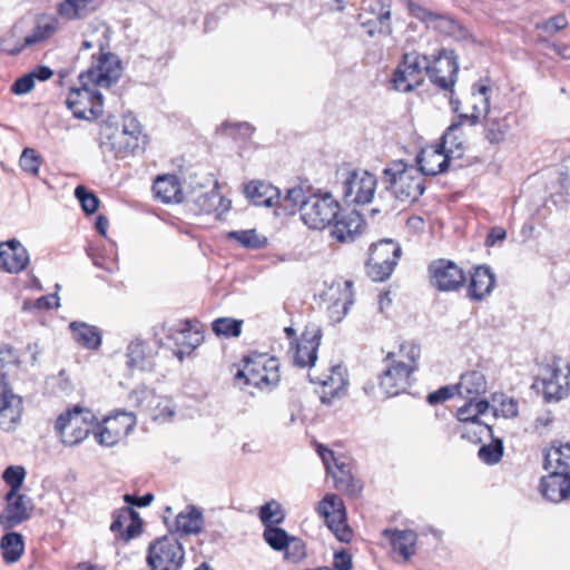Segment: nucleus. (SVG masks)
Masks as SVG:
<instances>
[{"mask_svg":"<svg viewBox=\"0 0 570 570\" xmlns=\"http://www.w3.org/2000/svg\"><path fill=\"white\" fill-rule=\"evenodd\" d=\"M204 523L203 513L196 507L180 512L175 519V529L183 534L198 533Z\"/></svg>","mask_w":570,"mask_h":570,"instance_id":"nucleus-43","label":"nucleus"},{"mask_svg":"<svg viewBox=\"0 0 570 570\" xmlns=\"http://www.w3.org/2000/svg\"><path fill=\"white\" fill-rule=\"evenodd\" d=\"M75 196L79 200L85 213L94 214L98 209V197L92 193H89L86 187L77 186L75 189Z\"/></svg>","mask_w":570,"mask_h":570,"instance_id":"nucleus-57","label":"nucleus"},{"mask_svg":"<svg viewBox=\"0 0 570 570\" xmlns=\"http://www.w3.org/2000/svg\"><path fill=\"white\" fill-rule=\"evenodd\" d=\"M185 562L183 544L174 537H163L149 544L147 563L151 570H180Z\"/></svg>","mask_w":570,"mask_h":570,"instance_id":"nucleus-8","label":"nucleus"},{"mask_svg":"<svg viewBox=\"0 0 570 570\" xmlns=\"http://www.w3.org/2000/svg\"><path fill=\"white\" fill-rule=\"evenodd\" d=\"M376 186L377 179L370 171L362 169L350 170L342 181L343 199L347 204H368L374 197Z\"/></svg>","mask_w":570,"mask_h":570,"instance_id":"nucleus-11","label":"nucleus"},{"mask_svg":"<svg viewBox=\"0 0 570 570\" xmlns=\"http://www.w3.org/2000/svg\"><path fill=\"white\" fill-rule=\"evenodd\" d=\"M382 534L387 538L395 552L404 561H409L415 554L417 534L413 530L385 529Z\"/></svg>","mask_w":570,"mask_h":570,"instance_id":"nucleus-32","label":"nucleus"},{"mask_svg":"<svg viewBox=\"0 0 570 570\" xmlns=\"http://www.w3.org/2000/svg\"><path fill=\"white\" fill-rule=\"evenodd\" d=\"M96 421L97 417L92 411L75 406L58 416L55 430L65 445L73 446L89 435Z\"/></svg>","mask_w":570,"mask_h":570,"instance_id":"nucleus-5","label":"nucleus"},{"mask_svg":"<svg viewBox=\"0 0 570 570\" xmlns=\"http://www.w3.org/2000/svg\"><path fill=\"white\" fill-rule=\"evenodd\" d=\"M510 112L505 114L504 116L495 115L494 112L487 115L483 124L485 140L491 145L501 144L510 130Z\"/></svg>","mask_w":570,"mask_h":570,"instance_id":"nucleus-37","label":"nucleus"},{"mask_svg":"<svg viewBox=\"0 0 570 570\" xmlns=\"http://www.w3.org/2000/svg\"><path fill=\"white\" fill-rule=\"evenodd\" d=\"M121 72L119 58L105 50L97 58L94 57L91 66L79 75V81L91 83L92 87L109 88L119 80Z\"/></svg>","mask_w":570,"mask_h":570,"instance_id":"nucleus-9","label":"nucleus"},{"mask_svg":"<svg viewBox=\"0 0 570 570\" xmlns=\"http://www.w3.org/2000/svg\"><path fill=\"white\" fill-rule=\"evenodd\" d=\"M495 276L488 266H478L471 274L468 287V296L474 301H481L492 292Z\"/></svg>","mask_w":570,"mask_h":570,"instance_id":"nucleus-31","label":"nucleus"},{"mask_svg":"<svg viewBox=\"0 0 570 570\" xmlns=\"http://www.w3.org/2000/svg\"><path fill=\"white\" fill-rule=\"evenodd\" d=\"M244 193L255 206L272 207L274 199H279V190L261 180H253L245 185Z\"/></svg>","mask_w":570,"mask_h":570,"instance_id":"nucleus-35","label":"nucleus"},{"mask_svg":"<svg viewBox=\"0 0 570 570\" xmlns=\"http://www.w3.org/2000/svg\"><path fill=\"white\" fill-rule=\"evenodd\" d=\"M56 32V27L51 22L38 23L31 35L23 39V47L32 46L45 41Z\"/></svg>","mask_w":570,"mask_h":570,"instance_id":"nucleus-56","label":"nucleus"},{"mask_svg":"<svg viewBox=\"0 0 570 570\" xmlns=\"http://www.w3.org/2000/svg\"><path fill=\"white\" fill-rule=\"evenodd\" d=\"M407 7L410 13L424 22L430 29L451 37H460L463 33L462 26L449 16L432 12L412 1L409 2Z\"/></svg>","mask_w":570,"mask_h":570,"instance_id":"nucleus-22","label":"nucleus"},{"mask_svg":"<svg viewBox=\"0 0 570 570\" xmlns=\"http://www.w3.org/2000/svg\"><path fill=\"white\" fill-rule=\"evenodd\" d=\"M118 127L105 124L100 130L99 148L104 156H112L115 158H126L136 153L139 148L131 137L126 136Z\"/></svg>","mask_w":570,"mask_h":570,"instance_id":"nucleus-18","label":"nucleus"},{"mask_svg":"<svg viewBox=\"0 0 570 570\" xmlns=\"http://www.w3.org/2000/svg\"><path fill=\"white\" fill-rule=\"evenodd\" d=\"M0 550L6 563L18 562L24 552V540L21 533L7 532L0 539Z\"/></svg>","mask_w":570,"mask_h":570,"instance_id":"nucleus-39","label":"nucleus"},{"mask_svg":"<svg viewBox=\"0 0 570 570\" xmlns=\"http://www.w3.org/2000/svg\"><path fill=\"white\" fill-rule=\"evenodd\" d=\"M29 263L27 249L17 239L0 243V268L8 273H20Z\"/></svg>","mask_w":570,"mask_h":570,"instance_id":"nucleus-27","label":"nucleus"},{"mask_svg":"<svg viewBox=\"0 0 570 570\" xmlns=\"http://www.w3.org/2000/svg\"><path fill=\"white\" fill-rule=\"evenodd\" d=\"M338 214L340 204L331 194H311L303 204L301 218L308 228L322 230L330 226Z\"/></svg>","mask_w":570,"mask_h":570,"instance_id":"nucleus-7","label":"nucleus"},{"mask_svg":"<svg viewBox=\"0 0 570 570\" xmlns=\"http://www.w3.org/2000/svg\"><path fill=\"white\" fill-rule=\"evenodd\" d=\"M430 284L440 292H456L466 282L464 271L445 258L434 259L428 267Z\"/></svg>","mask_w":570,"mask_h":570,"instance_id":"nucleus-14","label":"nucleus"},{"mask_svg":"<svg viewBox=\"0 0 570 570\" xmlns=\"http://www.w3.org/2000/svg\"><path fill=\"white\" fill-rule=\"evenodd\" d=\"M35 87V80L31 73L23 75L18 78L11 87V91L16 95H26Z\"/></svg>","mask_w":570,"mask_h":570,"instance_id":"nucleus-60","label":"nucleus"},{"mask_svg":"<svg viewBox=\"0 0 570 570\" xmlns=\"http://www.w3.org/2000/svg\"><path fill=\"white\" fill-rule=\"evenodd\" d=\"M24 476V468L20 465H10L3 471L2 479L10 487V490L8 491L9 498L16 494V492H19Z\"/></svg>","mask_w":570,"mask_h":570,"instance_id":"nucleus-51","label":"nucleus"},{"mask_svg":"<svg viewBox=\"0 0 570 570\" xmlns=\"http://www.w3.org/2000/svg\"><path fill=\"white\" fill-rule=\"evenodd\" d=\"M81 47L83 49L98 48L99 53L107 50L109 48V28L102 22L90 24Z\"/></svg>","mask_w":570,"mask_h":570,"instance_id":"nucleus-44","label":"nucleus"},{"mask_svg":"<svg viewBox=\"0 0 570 570\" xmlns=\"http://www.w3.org/2000/svg\"><path fill=\"white\" fill-rule=\"evenodd\" d=\"M224 129L229 130L230 135H238L242 138H248L254 131V127L248 122L223 124Z\"/></svg>","mask_w":570,"mask_h":570,"instance_id":"nucleus-61","label":"nucleus"},{"mask_svg":"<svg viewBox=\"0 0 570 570\" xmlns=\"http://www.w3.org/2000/svg\"><path fill=\"white\" fill-rule=\"evenodd\" d=\"M263 538L271 548L282 551L288 546L291 537L282 528L267 525L264 529Z\"/></svg>","mask_w":570,"mask_h":570,"instance_id":"nucleus-48","label":"nucleus"},{"mask_svg":"<svg viewBox=\"0 0 570 570\" xmlns=\"http://www.w3.org/2000/svg\"><path fill=\"white\" fill-rule=\"evenodd\" d=\"M244 367L237 370L234 375L236 384L240 387L244 385H254L259 390L274 389L279 380L278 360L265 355H256L254 357L244 358Z\"/></svg>","mask_w":570,"mask_h":570,"instance_id":"nucleus-4","label":"nucleus"},{"mask_svg":"<svg viewBox=\"0 0 570 570\" xmlns=\"http://www.w3.org/2000/svg\"><path fill=\"white\" fill-rule=\"evenodd\" d=\"M19 355L14 348L3 345L0 347V428L12 430L21 419L22 399L14 394L7 382V374L11 368L19 366Z\"/></svg>","mask_w":570,"mask_h":570,"instance_id":"nucleus-2","label":"nucleus"},{"mask_svg":"<svg viewBox=\"0 0 570 570\" xmlns=\"http://www.w3.org/2000/svg\"><path fill=\"white\" fill-rule=\"evenodd\" d=\"M153 190L155 196L164 203L184 200L179 181L174 175L159 176L153 185Z\"/></svg>","mask_w":570,"mask_h":570,"instance_id":"nucleus-38","label":"nucleus"},{"mask_svg":"<svg viewBox=\"0 0 570 570\" xmlns=\"http://www.w3.org/2000/svg\"><path fill=\"white\" fill-rule=\"evenodd\" d=\"M284 550L286 558L294 562L302 560L306 554L304 543L294 537L289 538V543Z\"/></svg>","mask_w":570,"mask_h":570,"instance_id":"nucleus-59","label":"nucleus"},{"mask_svg":"<svg viewBox=\"0 0 570 570\" xmlns=\"http://www.w3.org/2000/svg\"><path fill=\"white\" fill-rule=\"evenodd\" d=\"M308 195H306L305 190L302 187H293L287 189L283 200L282 206L284 209L294 213L296 209L302 214V207L305 202H307Z\"/></svg>","mask_w":570,"mask_h":570,"instance_id":"nucleus-52","label":"nucleus"},{"mask_svg":"<svg viewBox=\"0 0 570 570\" xmlns=\"http://www.w3.org/2000/svg\"><path fill=\"white\" fill-rule=\"evenodd\" d=\"M430 57L416 50L402 55L392 75L393 88L400 92H411L429 76Z\"/></svg>","mask_w":570,"mask_h":570,"instance_id":"nucleus-6","label":"nucleus"},{"mask_svg":"<svg viewBox=\"0 0 570 570\" xmlns=\"http://www.w3.org/2000/svg\"><path fill=\"white\" fill-rule=\"evenodd\" d=\"M190 202L194 205V210L198 214L216 213L220 216L230 207V202L225 199L217 190L216 186L210 190H194L190 196Z\"/></svg>","mask_w":570,"mask_h":570,"instance_id":"nucleus-26","label":"nucleus"},{"mask_svg":"<svg viewBox=\"0 0 570 570\" xmlns=\"http://www.w3.org/2000/svg\"><path fill=\"white\" fill-rule=\"evenodd\" d=\"M4 500L6 508L0 513V525L3 529L16 528L31 518L35 508L31 498L16 492L11 498L7 493Z\"/></svg>","mask_w":570,"mask_h":570,"instance_id":"nucleus-21","label":"nucleus"},{"mask_svg":"<svg viewBox=\"0 0 570 570\" xmlns=\"http://www.w3.org/2000/svg\"><path fill=\"white\" fill-rule=\"evenodd\" d=\"M490 92L491 88L483 80H480L472 86V112L470 114V125H476L481 117L484 119L487 115H491L493 112L490 108Z\"/></svg>","mask_w":570,"mask_h":570,"instance_id":"nucleus-34","label":"nucleus"},{"mask_svg":"<svg viewBox=\"0 0 570 570\" xmlns=\"http://www.w3.org/2000/svg\"><path fill=\"white\" fill-rule=\"evenodd\" d=\"M141 519L131 507H122L114 513V520L110 524L112 532H119L125 540H130L141 531Z\"/></svg>","mask_w":570,"mask_h":570,"instance_id":"nucleus-28","label":"nucleus"},{"mask_svg":"<svg viewBox=\"0 0 570 570\" xmlns=\"http://www.w3.org/2000/svg\"><path fill=\"white\" fill-rule=\"evenodd\" d=\"M317 512L340 541L350 542L352 540L353 532L346 522L345 505L338 495L326 494L318 503Z\"/></svg>","mask_w":570,"mask_h":570,"instance_id":"nucleus-13","label":"nucleus"},{"mask_svg":"<svg viewBox=\"0 0 570 570\" xmlns=\"http://www.w3.org/2000/svg\"><path fill=\"white\" fill-rule=\"evenodd\" d=\"M439 146L445 154H450V158H460L463 150V132L461 121L452 122L443 136Z\"/></svg>","mask_w":570,"mask_h":570,"instance_id":"nucleus-41","label":"nucleus"},{"mask_svg":"<svg viewBox=\"0 0 570 570\" xmlns=\"http://www.w3.org/2000/svg\"><path fill=\"white\" fill-rule=\"evenodd\" d=\"M19 163L23 171L37 176L41 165V157L33 148H24Z\"/></svg>","mask_w":570,"mask_h":570,"instance_id":"nucleus-55","label":"nucleus"},{"mask_svg":"<svg viewBox=\"0 0 570 570\" xmlns=\"http://www.w3.org/2000/svg\"><path fill=\"white\" fill-rule=\"evenodd\" d=\"M420 347L414 343L400 346L399 358H393L381 375L380 385L387 396H395L411 385V375L417 368Z\"/></svg>","mask_w":570,"mask_h":570,"instance_id":"nucleus-3","label":"nucleus"},{"mask_svg":"<svg viewBox=\"0 0 570 570\" xmlns=\"http://www.w3.org/2000/svg\"><path fill=\"white\" fill-rule=\"evenodd\" d=\"M243 321L220 317L212 323V330L217 336L238 337L242 333Z\"/></svg>","mask_w":570,"mask_h":570,"instance_id":"nucleus-47","label":"nucleus"},{"mask_svg":"<svg viewBox=\"0 0 570 570\" xmlns=\"http://www.w3.org/2000/svg\"><path fill=\"white\" fill-rule=\"evenodd\" d=\"M259 518L266 528L267 525L282 523L285 519V513L278 502L271 501L261 507Z\"/></svg>","mask_w":570,"mask_h":570,"instance_id":"nucleus-49","label":"nucleus"},{"mask_svg":"<svg viewBox=\"0 0 570 570\" xmlns=\"http://www.w3.org/2000/svg\"><path fill=\"white\" fill-rule=\"evenodd\" d=\"M382 184L393 197L403 203L417 200L425 190V179L416 167L394 160L382 173Z\"/></svg>","mask_w":570,"mask_h":570,"instance_id":"nucleus-1","label":"nucleus"},{"mask_svg":"<svg viewBox=\"0 0 570 570\" xmlns=\"http://www.w3.org/2000/svg\"><path fill=\"white\" fill-rule=\"evenodd\" d=\"M358 14L360 24L366 28L368 37L376 35L391 36L393 32L391 20V3L383 0L371 1L363 7Z\"/></svg>","mask_w":570,"mask_h":570,"instance_id":"nucleus-16","label":"nucleus"},{"mask_svg":"<svg viewBox=\"0 0 570 570\" xmlns=\"http://www.w3.org/2000/svg\"><path fill=\"white\" fill-rule=\"evenodd\" d=\"M101 0H65L59 6L60 16L71 20L97 9Z\"/></svg>","mask_w":570,"mask_h":570,"instance_id":"nucleus-45","label":"nucleus"},{"mask_svg":"<svg viewBox=\"0 0 570 570\" xmlns=\"http://www.w3.org/2000/svg\"><path fill=\"white\" fill-rule=\"evenodd\" d=\"M119 130L127 134L126 136L131 137L139 147L141 140V127L135 117L125 116L122 128Z\"/></svg>","mask_w":570,"mask_h":570,"instance_id":"nucleus-58","label":"nucleus"},{"mask_svg":"<svg viewBox=\"0 0 570 570\" xmlns=\"http://www.w3.org/2000/svg\"><path fill=\"white\" fill-rule=\"evenodd\" d=\"M490 407L485 399L468 400L456 411V417L462 423H470L473 426V436L465 433L463 438H468L473 442H481L484 434L492 435V428L479 420V416L484 414Z\"/></svg>","mask_w":570,"mask_h":570,"instance_id":"nucleus-19","label":"nucleus"},{"mask_svg":"<svg viewBox=\"0 0 570 570\" xmlns=\"http://www.w3.org/2000/svg\"><path fill=\"white\" fill-rule=\"evenodd\" d=\"M500 413L503 417H514L518 415V403L513 399L502 400L500 409L494 410V415Z\"/></svg>","mask_w":570,"mask_h":570,"instance_id":"nucleus-62","label":"nucleus"},{"mask_svg":"<svg viewBox=\"0 0 570 570\" xmlns=\"http://www.w3.org/2000/svg\"><path fill=\"white\" fill-rule=\"evenodd\" d=\"M459 71L458 56L453 50L441 49L429 62V79L442 90H453Z\"/></svg>","mask_w":570,"mask_h":570,"instance_id":"nucleus-15","label":"nucleus"},{"mask_svg":"<svg viewBox=\"0 0 570 570\" xmlns=\"http://www.w3.org/2000/svg\"><path fill=\"white\" fill-rule=\"evenodd\" d=\"M79 88H72L66 99V105L78 119L92 120L104 112V97L91 88V83L80 82Z\"/></svg>","mask_w":570,"mask_h":570,"instance_id":"nucleus-10","label":"nucleus"},{"mask_svg":"<svg viewBox=\"0 0 570 570\" xmlns=\"http://www.w3.org/2000/svg\"><path fill=\"white\" fill-rule=\"evenodd\" d=\"M333 567L335 570H352V557L346 551H337L334 553Z\"/></svg>","mask_w":570,"mask_h":570,"instance_id":"nucleus-63","label":"nucleus"},{"mask_svg":"<svg viewBox=\"0 0 570 570\" xmlns=\"http://www.w3.org/2000/svg\"><path fill=\"white\" fill-rule=\"evenodd\" d=\"M135 424L136 420L131 413H118L104 420L99 431L95 432V438L99 444L112 446L127 436Z\"/></svg>","mask_w":570,"mask_h":570,"instance_id":"nucleus-20","label":"nucleus"},{"mask_svg":"<svg viewBox=\"0 0 570 570\" xmlns=\"http://www.w3.org/2000/svg\"><path fill=\"white\" fill-rule=\"evenodd\" d=\"M548 474L540 480L542 497L558 503L570 500V474L559 473L556 470H547Z\"/></svg>","mask_w":570,"mask_h":570,"instance_id":"nucleus-24","label":"nucleus"},{"mask_svg":"<svg viewBox=\"0 0 570 570\" xmlns=\"http://www.w3.org/2000/svg\"><path fill=\"white\" fill-rule=\"evenodd\" d=\"M402 248L393 239L386 238L373 244L370 248V256H373V261L381 263H392L394 266L397 265V261L401 257Z\"/></svg>","mask_w":570,"mask_h":570,"instance_id":"nucleus-42","label":"nucleus"},{"mask_svg":"<svg viewBox=\"0 0 570 570\" xmlns=\"http://www.w3.org/2000/svg\"><path fill=\"white\" fill-rule=\"evenodd\" d=\"M479 459L487 464L498 463L503 455V444L500 439L490 444L482 445L478 452Z\"/></svg>","mask_w":570,"mask_h":570,"instance_id":"nucleus-54","label":"nucleus"},{"mask_svg":"<svg viewBox=\"0 0 570 570\" xmlns=\"http://www.w3.org/2000/svg\"><path fill=\"white\" fill-rule=\"evenodd\" d=\"M317 452L326 468L327 473H330L334 469L336 462L342 461L335 456L332 450L323 445H318Z\"/></svg>","mask_w":570,"mask_h":570,"instance_id":"nucleus-64","label":"nucleus"},{"mask_svg":"<svg viewBox=\"0 0 570 570\" xmlns=\"http://www.w3.org/2000/svg\"><path fill=\"white\" fill-rule=\"evenodd\" d=\"M127 365L130 368L144 370L146 357H145V343L140 340L131 341L127 346Z\"/></svg>","mask_w":570,"mask_h":570,"instance_id":"nucleus-50","label":"nucleus"},{"mask_svg":"<svg viewBox=\"0 0 570 570\" xmlns=\"http://www.w3.org/2000/svg\"><path fill=\"white\" fill-rule=\"evenodd\" d=\"M458 392L466 400H480L488 389L485 376L480 371H470L461 375Z\"/></svg>","mask_w":570,"mask_h":570,"instance_id":"nucleus-36","label":"nucleus"},{"mask_svg":"<svg viewBox=\"0 0 570 570\" xmlns=\"http://www.w3.org/2000/svg\"><path fill=\"white\" fill-rule=\"evenodd\" d=\"M334 222L332 236L341 243L353 242L362 233L365 225L363 217L356 210H351L342 216L338 215Z\"/></svg>","mask_w":570,"mask_h":570,"instance_id":"nucleus-29","label":"nucleus"},{"mask_svg":"<svg viewBox=\"0 0 570 570\" xmlns=\"http://www.w3.org/2000/svg\"><path fill=\"white\" fill-rule=\"evenodd\" d=\"M73 340L88 350H97L101 345V334L96 326L80 322H71L69 325Z\"/></svg>","mask_w":570,"mask_h":570,"instance_id":"nucleus-40","label":"nucleus"},{"mask_svg":"<svg viewBox=\"0 0 570 570\" xmlns=\"http://www.w3.org/2000/svg\"><path fill=\"white\" fill-rule=\"evenodd\" d=\"M311 381L318 383L322 386L320 399L324 404H331L335 397L341 396L345 391L347 381L345 379V370L341 365H334L330 370V374L324 376L313 377Z\"/></svg>","mask_w":570,"mask_h":570,"instance_id":"nucleus-25","label":"nucleus"},{"mask_svg":"<svg viewBox=\"0 0 570 570\" xmlns=\"http://www.w3.org/2000/svg\"><path fill=\"white\" fill-rule=\"evenodd\" d=\"M540 382L547 401H560L567 397L570 393V364L562 366L560 358L554 357L542 368Z\"/></svg>","mask_w":570,"mask_h":570,"instance_id":"nucleus-12","label":"nucleus"},{"mask_svg":"<svg viewBox=\"0 0 570 570\" xmlns=\"http://www.w3.org/2000/svg\"><path fill=\"white\" fill-rule=\"evenodd\" d=\"M227 238L248 249H258L267 244V238L258 235L256 229L232 230L227 233Z\"/></svg>","mask_w":570,"mask_h":570,"instance_id":"nucleus-46","label":"nucleus"},{"mask_svg":"<svg viewBox=\"0 0 570 570\" xmlns=\"http://www.w3.org/2000/svg\"><path fill=\"white\" fill-rule=\"evenodd\" d=\"M321 333L317 331L307 337L304 334L303 337L295 344L293 348V361L298 367H311L317 360V350L320 346Z\"/></svg>","mask_w":570,"mask_h":570,"instance_id":"nucleus-30","label":"nucleus"},{"mask_svg":"<svg viewBox=\"0 0 570 570\" xmlns=\"http://www.w3.org/2000/svg\"><path fill=\"white\" fill-rule=\"evenodd\" d=\"M333 481L334 488L350 497H355L362 491V483L355 480L351 473V469L345 461L336 462L334 469L328 473Z\"/></svg>","mask_w":570,"mask_h":570,"instance_id":"nucleus-33","label":"nucleus"},{"mask_svg":"<svg viewBox=\"0 0 570 570\" xmlns=\"http://www.w3.org/2000/svg\"><path fill=\"white\" fill-rule=\"evenodd\" d=\"M395 266L392 263H381L373 261V256L368 257L366 262V272L367 275L374 282H383L387 279L393 273Z\"/></svg>","mask_w":570,"mask_h":570,"instance_id":"nucleus-53","label":"nucleus"},{"mask_svg":"<svg viewBox=\"0 0 570 570\" xmlns=\"http://www.w3.org/2000/svg\"><path fill=\"white\" fill-rule=\"evenodd\" d=\"M450 159V154H445L439 145L428 146L415 158L416 169L422 173V177L435 176L448 169Z\"/></svg>","mask_w":570,"mask_h":570,"instance_id":"nucleus-23","label":"nucleus"},{"mask_svg":"<svg viewBox=\"0 0 570 570\" xmlns=\"http://www.w3.org/2000/svg\"><path fill=\"white\" fill-rule=\"evenodd\" d=\"M165 336L173 341L177 350L175 355L183 361L203 342V334L196 328L190 321H178L171 325H164Z\"/></svg>","mask_w":570,"mask_h":570,"instance_id":"nucleus-17","label":"nucleus"}]
</instances>
